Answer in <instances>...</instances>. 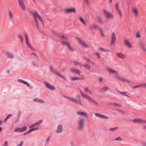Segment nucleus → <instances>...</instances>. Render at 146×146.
I'll use <instances>...</instances> for the list:
<instances>
[{
	"instance_id": "f257e3e1",
	"label": "nucleus",
	"mask_w": 146,
	"mask_h": 146,
	"mask_svg": "<svg viewBox=\"0 0 146 146\" xmlns=\"http://www.w3.org/2000/svg\"><path fill=\"white\" fill-rule=\"evenodd\" d=\"M80 93L82 97L88 101L93 103L94 105H98V103L88 94H84L81 91H80Z\"/></svg>"
},
{
	"instance_id": "f03ea898",
	"label": "nucleus",
	"mask_w": 146,
	"mask_h": 146,
	"mask_svg": "<svg viewBox=\"0 0 146 146\" xmlns=\"http://www.w3.org/2000/svg\"><path fill=\"white\" fill-rule=\"evenodd\" d=\"M85 121V120L83 118H81L78 119V130H82L84 128Z\"/></svg>"
},
{
	"instance_id": "7ed1b4c3",
	"label": "nucleus",
	"mask_w": 146,
	"mask_h": 146,
	"mask_svg": "<svg viewBox=\"0 0 146 146\" xmlns=\"http://www.w3.org/2000/svg\"><path fill=\"white\" fill-rule=\"evenodd\" d=\"M76 39L78 40L79 44L82 47L85 48H86L89 46V45L83 41L80 37L77 36L76 37Z\"/></svg>"
},
{
	"instance_id": "20e7f679",
	"label": "nucleus",
	"mask_w": 146,
	"mask_h": 146,
	"mask_svg": "<svg viewBox=\"0 0 146 146\" xmlns=\"http://www.w3.org/2000/svg\"><path fill=\"white\" fill-rule=\"evenodd\" d=\"M65 98H67V99L70 100L71 101L76 103L77 104H79L80 105H82V103L81 100L80 99V97L79 96L78 100V101L77 99H76L73 98V97H67L66 96H64Z\"/></svg>"
},
{
	"instance_id": "39448f33",
	"label": "nucleus",
	"mask_w": 146,
	"mask_h": 146,
	"mask_svg": "<svg viewBox=\"0 0 146 146\" xmlns=\"http://www.w3.org/2000/svg\"><path fill=\"white\" fill-rule=\"evenodd\" d=\"M33 16L36 22V26L38 28V23L36 19V18H37L41 22H42V20L41 17L36 12H35L33 13Z\"/></svg>"
},
{
	"instance_id": "423d86ee",
	"label": "nucleus",
	"mask_w": 146,
	"mask_h": 146,
	"mask_svg": "<svg viewBox=\"0 0 146 146\" xmlns=\"http://www.w3.org/2000/svg\"><path fill=\"white\" fill-rule=\"evenodd\" d=\"M107 71L110 74H114L113 76L115 78H118V72L113 70L110 68H106Z\"/></svg>"
},
{
	"instance_id": "0eeeda50",
	"label": "nucleus",
	"mask_w": 146,
	"mask_h": 146,
	"mask_svg": "<svg viewBox=\"0 0 146 146\" xmlns=\"http://www.w3.org/2000/svg\"><path fill=\"white\" fill-rule=\"evenodd\" d=\"M19 5L21 9L23 11L26 10L25 5L23 0H18Z\"/></svg>"
},
{
	"instance_id": "6e6552de",
	"label": "nucleus",
	"mask_w": 146,
	"mask_h": 146,
	"mask_svg": "<svg viewBox=\"0 0 146 146\" xmlns=\"http://www.w3.org/2000/svg\"><path fill=\"white\" fill-rule=\"evenodd\" d=\"M70 72L72 73L80 75L81 74V72L78 69H75L73 68H71L69 69Z\"/></svg>"
},
{
	"instance_id": "1a4fd4ad",
	"label": "nucleus",
	"mask_w": 146,
	"mask_h": 146,
	"mask_svg": "<svg viewBox=\"0 0 146 146\" xmlns=\"http://www.w3.org/2000/svg\"><path fill=\"white\" fill-rule=\"evenodd\" d=\"M103 12L105 17L108 19H112L113 17L112 15L106 10H104Z\"/></svg>"
},
{
	"instance_id": "9d476101",
	"label": "nucleus",
	"mask_w": 146,
	"mask_h": 146,
	"mask_svg": "<svg viewBox=\"0 0 146 146\" xmlns=\"http://www.w3.org/2000/svg\"><path fill=\"white\" fill-rule=\"evenodd\" d=\"M77 113L78 115L83 116L86 118L88 117V114L86 112L84 111H78L77 112Z\"/></svg>"
},
{
	"instance_id": "9b49d317",
	"label": "nucleus",
	"mask_w": 146,
	"mask_h": 146,
	"mask_svg": "<svg viewBox=\"0 0 146 146\" xmlns=\"http://www.w3.org/2000/svg\"><path fill=\"white\" fill-rule=\"evenodd\" d=\"M44 84L46 87L51 90H55V87L50 84L49 83L46 82H45Z\"/></svg>"
},
{
	"instance_id": "f8f14e48",
	"label": "nucleus",
	"mask_w": 146,
	"mask_h": 146,
	"mask_svg": "<svg viewBox=\"0 0 146 146\" xmlns=\"http://www.w3.org/2000/svg\"><path fill=\"white\" fill-rule=\"evenodd\" d=\"M95 115L98 117L103 119H109V117L107 116L101 114L100 113H94Z\"/></svg>"
},
{
	"instance_id": "ddd939ff",
	"label": "nucleus",
	"mask_w": 146,
	"mask_h": 146,
	"mask_svg": "<svg viewBox=\"0 0 146 146\" xmlns=\"http://www.w3.org/2000/svg\"><path fill=\"white\" fill-rule=\"evenodd\" d=\"M76 11V9L74 7L72 8H71L65 9L64 11V13H68L72 12L75 13Z\"/></svg>"
},
{
	"instance_id": "4468645a",
	"label": "nucleus",
	"mask_w": 146,
	"mask_h": 146,
	"mask_svg": "<svg viewBox=\"0 0 146 146\" xmlns=\"http://www.w3.org/2000/svg\"><path fill=\"white\" fill-rule=\"evenodd\" d=\"M116 35L114 33L111 34V45H114L116 41Z\"/></svg>"
},
{
	"instance_id": "2eb2a0df",
	"label": "nucleus",
	"mask_w": 146,
	"mask_h": 146,
	"mask_svg": "<svg viewBox=\"0 0 146 146\" xmlns=\"http://www.w3.org/2000/svg\"><path fill=\"white\" fill-rule=\"evenodd\" d=\"M25 36L26 43L28 47L32 50L35 51V50L32 47L30 43L29 42L28 35H27L26 33L25 34Z\"/></svg>"
},
{
	"instance_id": "dca6fc26",
	"label": "nucleus",
	"mask_w": 146,
	"mask_h": 146,
	"mask_svg": "<svg viewBox=\"0 0 146 146\" xmlns=\"http://www.w3.org/2000/svg\"><path fill=\"white\" fill-rule=\"evenodd\" d=\"M84 90L85 92L90 95H92L93 97H95L96 96V94H94L92 91L90 90L87 87H84Z\"/></svg>"
},
{
	"instance_id": "f3484780",
	"label": "nucleus",
	"mask_w": 146,
	"mask_h": 146,
	"mask_svg": "<svg viewBox=\"0 0 146 146\" xmlns=\"http://www.w3.org/2000/svg\"><path fill=\"white\" fill-rule=\"evenodd\" d=\"M89 29L92 31L93 29H99L100 28H99L98 25L95 24H92L89 27Z\"/></svg>"
},
{
	"instance_id": "a211bd4d",
	"label": "nucleus",
	"mask_w": 146,
	"mask_h": 146,
	"mask_svg": "<svg viewBox=\"0 0 146 146\" xmlns=\"http://www.w3.org/2000/svg\"><path fill=\"white\" fill-rule=\"evenodd\" d=\"M62 126L60 125H59L57 127L56 132L58 133H60L62 131Z\"/></svg>"
},
{
	"instance_id": "6ab92c4d",
	"label": "nucleus",
	"mask_w": 146,
	"mask_h": 146,
	"mask_svg": "<svg viewBox=\"0 0 146 146\" xmlns=\"http://www.w3.org/2000/svg\"><path fill=\"white\" fill-rule=\"evenodd\" d=\"M124 44L125 46L128 48H131L132 47L131 44L129 42L128 40L127 39L124 40Z\"/></svg>"
},
{
	"instance_id": "aec40b11",
	"label": "nucleus",
	"mask_w": 146,
	"mask_h": 146,
	"mask_svg": "<svg viewBox=\"0 0 146 146\" xmlns=\"http://www.w3.org/2000/svg\"><path fill=\"white\" fill-rule=\"evenodd\" d=\"M133 122L134 123H146V120L139 119H134L133 120Z\"/></svg>"
},
{
	"instance_id": "412c9836",
	"label": "nucleus",
	"mask_w": 146,
	"mask_h": 146,
	"mask_svg": "<svg viewBox=\"0 0 146 146\" xmlns=\"http://www.w3.org/2000/svg\"><path fill=\"white\" fill-rule=\"evenodd\" d=\"M119 80L122 82H128L129 85L130 86H132L133 84V83L132 82H131L129 80H126L125 78H121L119 77Z\"/></svg>"
},
{
	"instance_id": "4be33fe9",
	"label": "nucleus",
	"mask_w": 146,
	"mask_h": 146,
	"mask_svg": "<svg viewBox=\"0 0 146 146\" xmlns=\"http://www.w3.org/2000/svg\"><path fill=\"white\" fill-rule=\"evenodd\" d=\"M69 79L71 81H74L77 80H84V78L83 77L81 78L76 77H71L69 78Z\"/></svg>"
},
{
	"instance_id": "5701e85b",
	"label": "nucleus",
	"mask_w": 146,
	"mask_h": 146,
	"mask_svg": "<svg viewBox=\"0 0 146 146\" xmlns=\"http://www.w3.org/2000/svg\"><path fill=\"white\" fill-rule=\"evenodd\" d=\"M99 30L101 37L102 38H105L106 37V35L104 31L101 28H100Z\"/></svg>"
},
{
	"instance_id": "b1692460",
	"label": "nucleus",
	"mask_w": 146,
	"mask_h": 146,
	"mask_svg": "<svg viewBox=\"0 0 146 146\" xmlns=\"http://www.w3.org/2000/svg\"><path fill=\"white\" fill-rule=\"evenodd\" d=\"M132 11L134 13L135 17H137L138 15V11L137 9L135 8H133L132 9Z\"/></svg>"
},
{
	"instance_id": "393cba45",
	"label": "nucleus",
	"mask_w": 146,
	"mask_h": 146,
	"mask_svg": "<svg viewBox=\"0 0 146 146\" xmlns=\"http://www.w3.org/2000/svg\"><path fill=\"white\" fill-rule=\"evenodd\" d=\"M18 81L19 82H21L24 84L26 85L28 87H30V84L27 82L24 81L21 79H19L18 80Z\"/></svg>"
},
{
	"instance_id": "a878e982",
	"label": "nucleus",
	"mask_w": 146,
	"mask_h": 146,
	"mask_svg": "<svg viewBox=\"0 0 146 146\" xmlns=\"http://www.w3.org/2000/svg\"><path fill=\"white\" fill-rule=\"evenodd\" d=\"M39 129V127L32 128L29 131H28V132H27L26 133L24 134V135H25L26 134H29L32 131H36V130H38Z\"/></svg>"
},
{
	"instance_id": "bb28decb",
	"label": "nucleus",
	"mask_w": 146,
	"mask_h": 146,
	"mask_svg": "<svg viewBox=\"0 0 146 146\" xmlns=\"http://www.w3.org/2000/svg\"><path fill=\"white\" fill-rule=\"evenodd\" d=\"M79 20L80 21L83 23L84 26H86V24L84 20L82 17L80 16L79 17Z\"/></svg>"
},
{
	"instance_id": "cd10ccee",
	"label": "nucleus",
	"mask_w": 146,
	"mask_h": 146,
	"mask_svg": "<svg viewBox=\"0 0 146 146\" xmlns=\"http://www.w3.org/2000/svg\"><path fill=\"white\" fill-rule=\"evenodd\" d=\"M33 100L34 102H37L40 103H44V101L43 100L39 99L38 98H35L33 99Z\"/></svg>"
},
{
	"instance_id": "c85d7f7f",
	"label": "nucleus",
	"mask_w": 146,
	"mask_h": 146,
	"mask_svg": "<svg viewBox=\"0 0 146 146\" xmlns=\"http://www.w3.org/2000/svg\"><path fill=\"white\" fill-rule=\"evenodd\" d=\"M55 74L57 75L60 77L62 78L64 80H66V79L65 76L61 74L60 73L56 72Z\"/></svg>"
},
{
	"instance_id": "c756f323",
	"label": "nucleus",
	"mask_w": 146,
	"mask_h": 146,
	"mask_svg": "<svg viewBox=\"0 0 146 146\" xmlns=\"http://www.w3.org/2000/svg\"><path fill=\"white\" fill-rule=\"evenodd\" d=\"M50 139V137H48L46 138L45 141L44 143V146H48Z\"/></svg>"
},
{
	"instance_id": "7c9ffc66",
	"label": "nucleus",
	"mask_w": 146,
	"mask_h": 146,
	"mask_svg": "<svg viewBox=\"0 0 146 146\" xmlns=\"http://www.w3.org/2000/svg\"><path fill=\"white\" fill-rule=\"evenodd\" d=\"M6 53L9 58L13 59L14 58V56L11 53L8 52H6Z\"/></svg>"
},
{
	"instance_id": "2f4dec72",
	"label": "nucleus",
	"mask_w": 146,
	"mask_h": 146,
	"mask_svg": "<svg viewBox=\"0 0 146 146\" xmlns=\"http://www.w3.org/2000/svg\"><path fill=\"white\" fill-rule=\"evenodd\" d=\"M8 14L9 15V18L11 20L13 18V16L12 12L11 10H9V11Z\"/></svg>"
},
{
	"instance_id": "473e14b6",
	"label": "nucleus",
	"mask_w": 146,
	"mask_h": 146,
	"mask_svg": "<svg viewBox=\"0 0 146 146\" xmlns=\"http://www.w3.org/2000/svg\"><path fill=\"white\" fill-rule=\"evenodd\" d=\"M82 67H84L86 69L89 70H90L91 69V66L88 64H83Z\"/></svg>"
},
{
	"instance_id": "72a5a7b5",
	"label": "nucleus",
	"mask_w": 146,
	"mask_h": 146,
	"mask_svg": "<svg viewBox=\"0 0 146 146\" xmlns=\"http://www.w3.org/2000/svg\"><path fill=\"white\" fill-rule=\"evenodd\" d=\"M74 63L75 65L79 66L80 68H82V67L83 64H82L78 61H74Z\"/></svg>"
},
{
	"instance_id": "f704fd0d",
	"label": "nucleus",
	"mask_w": 146,
	"mask_h": 146,
	"mask_svg": "<svg viewBox=\"0 0 146 146\" xmlns=\"http://www.w3.org/2000/svg\"><path fill=\"white\" fill-rule=\"evenodd\" d=\"M99 49L100 50H101L102 52H110V50L108 49H104V48L102 47H100L99 48Z\"/></svg>"
},
{
	"instance_id": "c9c22d12",
	"label": "nucleus",
	"mask_w": 146,
	"mask_h": 146,
	"mask_svg": "<svg viewBox=\"0 0 146 146\" xmlns=\"http://www.w3.org/2000/svg\"><path fill=\"white\" fill-rule=\"evenodd\" d=\"M101 90L102 91L106 92L107 91L109 90V88L106 86H105L104 87H103L101 88Z\"/></svg>"
},
{
	"instance_id": "e433bc0d",
	"label": "nucleus",
	"mask_w": 146,
	"mask_h": 146,
	"mask_svg": "<svg viewBox=\"0 0 146 146\" xmlns=\"http://www.w3.org/2000/svg\"><path fill=\"white\" fill-rule=\"evenodd\" d=\"M62 44L63 46H68L70 45L68 42L65 41H62Z\"/></svg>"
},
{
	"instance_id": "4c0bfd02",
	"label": "nucleus",
	"mask_w": 146,
	"mask_h": 146,
	"mask_svg": "<svg viewBox=\"0 0 146 146\" xmlns=\"http://www.w3.org/2000/svg\"><path fill=\"white\" fill-rule=\"evenodd\" d=\"M118 129V127H110L109 128L108 131H115L117 130Z\"/></svg>"
},
{
	"instance_id": "58836bf2",
	"label": "nucleus",
	"mask_w": 146,
	"mask_h": 146,
	"mask_svg": "<svg viewBox=\"0 0 146 146\" xmlns=\"http://www.w3.org/2000/svg\"><path fill=\"white\" fill-rule=\"evenodd\" d=\"M84 59L85 61H87L88 62L92 64H94V63L92 62L90 60V59L89 58H87V57L86 56L84 57Z\"/></svg>"
},
{
	"instance_id": "ea45409f",
	"label": "nucleus",
	"mask_w": 146,
	"mask_h": 146,
	"mask_svg": "<svg viewBox=\"0 0 146 146\" xmlns=\"http://www.w3.org/2000/svg\"><path fill=\"white\" fill-rule=\"evenodd\" d=\"M119 58H120L122 59H124L126 57V56L124 54H122L121 53H119Z\"/></svg>"
},
{
	"instance_id": "a19ab883",
	"label": "nucleus",
	"mask_w": 146,
	"mask_h": 146,
	"mask_svg": "<svg viewBox=\"0 0 146 146\" xmlns=\"http://www.w3.org/2000/svg\"><path fill=\"white\" fill-rule=\"evenodd\" d=\"M139 45L140 47L141 48L142 47L145 46V44L142 41H141L139 43Z\"/></svg>"
},
{
	"instance_id": "79ce46f5",
	"label": "nucleus",
	"mask_w": 146,
	"mask_h": 146,
	"mask_svg": "<svg viewBox=\"0 0 146 146\" xmlns=\"http://www.w3.org/2000/svg\"><path fill=\"white\" fill-rule=\"evenodd\" d=\"M126 113V112L125 111L119 109V113H120L122 115H124Z\"/></svg>"
},
{
	"instance_id": "37998d69",
	"label": "nucleus",
	"mask_w": 146,
	"mask_h": 146,
	"mask_svg": "<svg viewBox=\"0 0 146 146\" xmlns=\"http://www.w3.org/2000/svg\"><path fill=\"white\" fill-rule=\"evenodd\" d=\"M42 120H40L38 121L37 122L35 123V124L36 125V126L39 125L40 124L42 123Z\"/></svg>"
},
{
	"instance_id": "c03bdc74",
	"label": "nucleus",
	"mask_w": 146,
	"mask_h": 146,
	"mask_svg": "<svg viewBox=\"0 0 146 146\" xmlns=\"http://www.w3.org/2000/svg\"><path fill=\"white\" fill-rule=\"evenodd\" d=\"M119 5L118 3H116L115 5V10L117 11H119Z\"/></svg>"
},
{
	"instance_id": "a18cd8bd",
	"label": "nucleus",
	"mask_w": 146,
	"mask_h": 146,
	"mask_svg": "<svg viewBox=\"0 0 146 146\" xmlns=\"http://www.w3.org/2000/svg\"><path fill=\"white\" fill-rule=\"evenodd\" d=\"M12 116V114H9L8 115L5 119V121L6 122L8 119H9Z\"/></svg>"
},
{
	"instance_id": "49530a36",
	"label": "nucleus",
	"mask_w": 146,
	"mask_h": 146,
	"mask_svg": "<svg viewBox=\"0 0 146 146\" xmlns=\"http://www.w3.org/2000/svg\"><path fill=\"white\" fill-rule=\"evenodd\" d=\"M50 70L54 74H55L57 72L52 67H50Z\"/></svg>"
},
{
	"instance_id": "de8ad7c7",
	"label": "nucleus",
	"mask_w": 146,
	"mask_h": 146,
	"mask_svg": "<svg viewBox=\"0 0 146 146\" xmlns=\"http://www.w3.org/2000/svg\"><path fill=\"white\" fill-rule=\"evenodd\" d=\"M15 132H22L21 129L20 128H16L14 131Z\"/></svg>"
},
{
	"instance_id": "09e8293b",
	"label": "nucleus",
	"mask_w": 146,
	"mask_h": 146,
	"mask_svg": "<svg viewBox=\"0 0 146 146\" xmlns=\"http://www.w3.org/2000/svg\"><path fill=\"white\" fill-rule=\"evenodd\" d=\"M52 32L53 34L57 36H58L59 35V33L56 31H52Z\"/></svg>"
},
{
	"instance_id": "8fccbe9b",
	"label": "nucleus",
	"mask_w": 146,
	"mask_h": 146,
	"mask_svg": "<svg viewBox=\"0 0 146 146\" xmlns=\"http://www.w3.org/2000/svg\"><path fill=\"white\" fill-rule=\"evenodd\" d=\"M67 47L68 49L71 51H73L74 50V48L71 47L70 45L67 46Z\"/></svg>"
},
{
	"instance_id": "3c124183",
	"label": "nucleus",
	"mask_w": 146,
	"mask_h": 146,
	"mask_svg": "<svg viewBox=\"0 0 146 146\" xmlns=\"http://www.w3.org/2000/svg\"><path fill=\"white\" fill-rule=\"evenodd\" d=\"M97 18L98 22L100 23H102V20L101 17L100 16H98Z\"/></svg>"
},
{
	"instance_id": "603ef678",
	"label": "nucleus",
	"mask_w": 146,
	"mask_h": 146,
	"mask_svg": "<svg viewBox=\"0 0 146 146\" xmlns=\"http://www.w3.org/2000/svg\"><path fill=\"white\" fill-rule=\"evenodd\" d=\"M141 87V84H139V85H137L136 86H133L132 87V89H135V88H138V87Z\"/></svg>"
},
{
	"instance_id": "864d4df0",
	"label": "nucleus",
	"mask_w": 146,
	"mask_h": 146,
	"mask_svg": "<svg viewBox=\"0 0 146 146\" xmlns=\"http://www.w3.org/2000/svg\"><path fill=\"white\" fill-rule=\"evenodd\" d=\"M144 52H146V48L145 47V46L142 47L140 48Z\"/></svg>"
},
{
	"instance_id": "5fc2aeb1",
	"label": "nucleus",
	"mask_w": 146,
	"mask_h": 146,
	"mask_svg": "<svg viewBox=\"0 0 146 146\" xmlns=\"http://www.w3.org/2000/svg\"><path fill=\"white\" fill-rule=\"evenodd\" d=\"M87 5H89V0H83Z\"/></svg>"
},
{
	"instance_id": "6e6d98bb",
	"label": "nucleus",
	"mask_w": 146,
	"mask_h": 146,
	"mask_svg": "<svg viewBox=\"0 0 146 146\" xmlns=\"http://www.w3.org/2000/svg\"><path fill=\"white\" fill-rule=\"evenodd\" d=\"M141 35L139 34V32H137L136 33V37L137 38H139L141 37Z\"/></svg>"
},
{
	"instance_id": "4d7b16f0",
	"label": "nucleus",
	"mask_w": 146,
	"mask_h": 146,
	"mask_svg": "<svg viewBox=\"0 0 146 146\" xmlns=\"http://www.w3.org/2000/svg\"><path fill=\"white\" fill-rule=\"evenodd\" d=\"M23 144V141H21L19 144H18L17 146H22Z\"/></svg>"
},
{
	"instance_id": "13d9d810",
	"label": "nucleus",
	"mask_w": 146,
	"mask_h": 146,
	"mask_svg": "<svg viewBox=\"0 0 146 146\" xmlns=\"http://www.w3.org/2000/svg\"><path fill=\"white\" fill-rule=\"evenodd\" d=\"M36 125L35 124V123H34L32 125H31L29 127V128H32L33 127H36Z\"/></svg>"
},
{
	"instance_id": "bf43d9fd",
	"label": "nucleus",
	"mask_w": 146,
	"mask_h": 146,
	"mask_svg": "<svg viewBox=\"0 0 146 146\" xmlns=\"http://www.w3.org/2000/svg\"><path fill=\"white\" fill-rule=\"evenodd\" d=\"M8 143L7 141H5L4 144H3V146H8Z\"/></svg>"
},
{
	"instance_id": "052dcab7",
	"label": "nucleus",
	"mask_w": 146,
	"mask_h": 146,
	"mask_svg": "<svg viewBox=\"0 0 146 146\" xmlns=\"http://www.w3.org/2000/svg\"><path fill=\"white\" fill-rule=\"evenodd\" d=\"M99 81L100 82H102L104 80L103 78L102 77H100L99 79Z\"/></svg>"
},
{
	"instance_id": "680f3d73",
	"label": "nucleus",
	"mask_w": 146,
	"mask_h": 146,
	"mask_svg": "<svg viewBox=\"0 0 146 146\" xmlns=\"http://www.w3.org/2000/svg\"><path fill=\"white\" fill-rule=\"evenodd\" d=\"M27 128V127L26 126H24L22 128H21L22 132L23 131L26 130Z\"/></svg>"
},
{
	"instance_id": "e2e57ef3",
	"label": "nucleus",
	"mask_w": 146,
	"mask_h": 146,
	"mask_svg": "<svg viewBox=\"0 0 146 146\" xmlns=\"http://www.w3.org/2000/svg\"><path fill=\"white\" fill-rule=\"evenodd\" d=\"M95 54L97 56L98 58H100V56L99 54V53L98 52H96L95 53Z\"/></svg>"
},
{
	"instance_id": "0e129e2a",
	"label": "nucleus",
	"mask_w": 146,
	"mask_h": 146,
	"mask_svg": "<svg viewBox=\"0 0 146 146\" xmlns=\"http://www.w3.org/2000/svg\"><path fill=\"white\" fill-rule=\"evenodd\" d=\"M119 93L123 95L126 94V92H122L119 91Z\"/></svg>"
},
{
	"instance_id": "69168bd1",
	"label": "nucleus",
	"mask_w": 146,
	"mask_h": 146,
	"mask_svg": "<svg viewBox=\"0 0 146 146\" xmlns=\"http://www.w3.org/2000/svg\"><path fill=\"white\" fill-rule=\"evenodd\" d=\"M142 146H146V142L144 141H142L141 143Z\"/></svg>"
},
{
	"instance_id": "338daca9",
	"label": "nucleus",
	"mask_w": 146,
	"mask_h": 146,
	"mask_svg": "<svg viewBox=\"0 0 146 146\" xmlns=\"http://www.w3.org/2000/svg\"><path fill=\"white\" fill-rule=\"evenodd\" d=\"M6 72L7 74H9L10 73V70L9 69H8L7 70Z\"/></svg>"
},
{
	"instance_id": "774afa93",
	"label": "nucleus",
	"mask_w": 146,
	"mask_h": 146,
	"mask_svg": "<svg viewBox=\"0 0 146 146\" xmlns=\"http://www.w3.org/2000/svg\"><path fill=\"white\" fill-rule=\"evenodd\" d=\"M141 84V86H143V87H144V88H146V83L142 84Z\"/></svg>"
}]
</instances>
